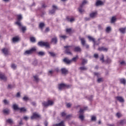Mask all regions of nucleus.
Listing matches in <instances>:
<instances>
[{
    "label": "nucleus",
    "instance_id": "nucleus-53",
    "mask_svg": "<svg viewBox=\"0 0 126 126\" xmlns=\"http://www.w3.org/2000/svg\"><path fill=\"white\" fill-rule=\"evenodd\" d=\"M124 123H125L124 120H121L120 122V125H124Z\"/></svg>",
    "mask_w": 126,
    "mask_h": 126
},
{
    "label": "nucleus",
    "instance_id": "nucleus-20",
    "mask_svg": "<svg viewBox=\"0 0 126 126\" xmlns=\"http://www.w3.org/2000/svg\"><path fill=\"white\" fill-rule=\"evenodd\" d=\"M126 28H121L119 29V31H120L121 33H122V34H125V33H126Z\"/></svg>",
    "mask_w": 126,
    "mask_h": 126
},
{
    "label": "nucleus",
    "instance_id": "nucleus-6",
    "mask_svg": "<svg viewBox=\"0 0 126 126\" xmlns=\"http://www.w3.org/2000/svg\"><path fill=\"white\" fill-rule=\"evenodd\" d=\"M87 3V1L84 0L82 4L80 5V7L79 8V11L80 13H82L83 12H84V10L82 9V8L83 7V6L85 5Z\"/></svg>",
    "mask_w": 126,
    "mask_h": 126
},
{
    "label": "nucleus",
    "instance_id": "nucleus-31",
    "mask_svg": "<svg viewBox=\"0 0 126 126\" xmlns=\"http://www.w3.org/2000/svg\"><path fill=\"white\" fill-rule=\"evenodd\" d=\"M30 41H32V43H35V42H36V38L34 37H31L30 38Z\"/></svg>",
    "mask_w": 126,
    "mask_h": 126
},
{
    "label": "nucleus",
    "instance_id": "nucleus-33",
    "mask_svg": "<svg viewBox=\"0 0 126 126\" xmlns=\"http://www.w3.org/2000/svg\"><path fill=\"white\" fill-rule=\"evenodd\" d=\"M44 26H45V24L44 23H40L39 24V28L41 29H43V27H44Z\"/></svg>",
    "mask_w": 126,
    "mask_h": 126
},
{
    "label": "nucleus",
    "instance_id": "nucleus-22",
    "mask_svg": "<svg viewBox=\"0 0 126 126\" xmlns=\"http://www.w3.org/2000/svg\"><path fill=\"white\" fill-rule=\"evenodd\" d=\"M98 51H103L104 52H107L108 48L105 47H99L98 49Z\"/></svg>",
    "mask_w": 126,
    "mask_h": 126
},
{
    "label": "nucleus",
    "instance_id": "nucleus-32",
    "mask_svg": "<svg viewBox=\"0 0 126 126\" xmlns=\"http://www.w3.org/2000/svg\"><path fill=\"white\" fill-rule=\"evenodd\" d=\"M6 122L8 123V124H10V125L13 124V121H12V119H7L6 120Z\"/></svg>",
    "mask_w": 126,
    "mask_h": 126
},
{
    "label": "nucleus",
    "instance_id": "nucleus-42",
    "mask_svg": "<svg viewBox=\"0 0 126 126\" xmlns=\"http://www.w3.org/2000/svg\"><path fill=\"white\" fill-rule=\"evenodd\" d=\"M80 69H81V70H86L87 69V68H86L85 66H83V67H81L80 68Z\"/></svg>",
    "mask_w": 126,
    "mask_h": 126
},
{
    "label": "nucleus",
    "instance_id": "nucleus-5",
    "mask_svg": "<svg viewBox=\"0 0 126 126\" xmlns=\"http://www.w3.org/2000/svg\"><path fill=\"white\" fill-rule=\"evenodd\" d=\"M21 19H22V16L21 15H17V21L16 22L15 24L18 25L19 27H21Z\"/></svg>",
    "mask_w": 126,
    "mask_h": 126
},
{
    "label": "nucleus",
    "instance_id": "nucleus-59",
    "mask_svg": "<svg viewBox=\"0 0 126 126\" xmlns=\"http://www.w3.org/2000/svg\"><path fill=\"white\" fill-rule=\"evenodd\" d=\"M44 126H48V122L45 121V122H44Z\"/></svg>",
    "mask_w": 126,
    "mask_h": 126
},
{
    "label": "nucleus",
    "instance_id": "nucleus-25",
    "mask_svg": "<svg viewBox=\"0 0 126 126\" xmlns=\"http://www.w3.org/2000/svg\"><path fill=\"white\" fill-rule=\"evenodd\" d=\"M96 14H97V13L96 12H93L90 14V17H91V18H94V17L96 16Z\"/></svg>",
    "mask_w": 126,
    "mask_h": 126
},
{
    "label": "nucleus",
    "instance_id": "nucleus-26",
    "mask_svg": "<svg viewBox=\"0 0 126 126\" xmlns=\"http://www.w3.org/2000/svg\"><path fill=\"white\" fill-rule=\"evenodd\" d=\"M51 42L52 43H54V44H57V42H58V39L57 38V37H54V38H53L52 39V40H51Z\"/></svg>",
    "mask_w": 126,
    "mask_h": 126
},
{
    "label": "nucleus",
    "instance_id": "nucleus-14",
    "mask_svg": "<svg viewBox=\"0 0 126 126\" xmlns=\"http://www.w3.org/2000/svg\"><path fill=\"white\" fill-rule=\"evenodd\" d=\"M0 79L3 80V81H6V77L3 74H0Z\"/></svg>",
    "mask_w": 126,
    "mask_h": 126
},
{
    "label": "nucleus",
    "instance_id": "nucleus-37",
    "mask_svg": "<svg viewBox=\"0 0 126 126\" xmlns=\"http://www.w3.org/2000/svg\"><path fill=\"white\" fill-rule=\"evenodd\" d=\"M33 78H34L35 81H36V82H38V81H39V78L38 77V76L37 75H35L33 76Z\"/></svg>",
    "mask_w": 126,
    "mask_h": 126
},
{
    "label": "nucleus",
    "instance_id": "nucleus-62",
    "mask_svg": "<svg viewBox=\"0 0 126 126\" xmlns=\"http://www.w3.org/2000/svg\"><path fill=\"white\" fill-rule=\"evenodd\" d=\"M53 72H54V71H53V70H50V71H49V73L50 74H53Z\"/></svg>",
    "mask_w": 126,
    "mask_h": 126
},
{
    "label": "nucleus",
    "instance_id": "nucleus-46",
    "mask_svg": "<svg viewBox=\"0 0 126 126\" xmlns=\"http://www.w3.org/2000/svg\"><path fill=\"white\" fill-rule=\"evenodd\" d=\"M116 116H117V118H121V117H122V114H121V113H117L116 114Z\"/></svg>",
    "mask_w": 126,
    "mask_h": 126
},
{
    "label": "nucleus",
    "instance_id": "nucleus-1",
    "mask_svg": "<svg viewBox=\"0 0 126 126\" xmlns=\"http://www.w3.org/2000/svg\"><path fill=\"white\" fill-rule=\"evenodd\" d=\"M87 110V107H84V108H81L79 111V118L81 120V121H83L84 120V116H83V113H84V111H86Z\"/></svg>",
    "mask_w": 126,
    "mask_h": 126
},
{
    "label": "nucleus",
    "instance_id": "nucleus-35",
    "mask_svg": "<svg viewBox=\"0 0 126 126\" xmlns=\"http://www.w3.org/2000/svg\"><path fill=\"white\" fill-rule=\"evenodd\" d=\"M116 19H117L116 18V17H112V18H111V23H115V22L116 21Z\"/></svg>",
    "mask_w": 126,
    "mask_h": 126
},
{
    "label": "nucleus",
    "instance_id": "nucleus-50",
    "mask_svg": "<svg viewBox=\"0 0 126 126\" xmlns=\"http://www.w3.org/2000/svg\"><path fill=\"white\" fill-rule=\"evenodd\" d=\"M23 99L24 101H27L28 100H29V98H28V97H27V96H24V97L23 98Z\"/></svg>",
    "mask_w": 126,
    "mask_h": 126
},
{
    "label": "nucleus",
    "instance_id": "nucleus-7",
    "mask_svg": "<svg viewBox=\"0 0 126 126\" xmlns=\"http://www.w3.org/2000/svg\"><path fill=\"white\" fill-rule=\"evenodd\" d=\"M36 48H32L29 50H27L25 52L24 55H31V54H33L34 52H35Z\"/></svg>",
    "mask_w": 126,
    "mask_h": 126
},
{
    "label": "nucleus",
    "instance_id": "nucleus-38",
    "mask_svg": "<svg viewBox=\"0 0 126 126\" xmlns=\"http://www.w3.org/2000/svg\"><path fill=\"white\" fill-rule=\"evenodd\" d=\"M21 112H26V109L24 107H22L21 108H19V109Z\"/></svg>",
    "mask_w": 126,
    "mask_h": 126
},
{
    "label": "nucleus",
    "instance_id": "nucleus-10",
    "mask_svg": "<svg viewBox=\"0 0 126 126\" xmlns=\"http://www.w3.org/2000/svg\"><path fill=\"white\" fill-rule=\"evenodd\" d=\"M65 87H67V88H68V86H67L65 84H61L59 85V90H62L63 89V88H65Z\"/></svg>",
    "mask_w": 126,
    "mask_h": 126
},
{
    "label": "nucleus",
    "instance_id": "nucleus-52",
    "mask_svg": "<svg viewBox=\"0 0 126 126\" xmlns=\"http://www.w3.org/2000/svg\"><path fill=\"white\" fill-rule=\"evenodd\" d=\"M66 106H67V108H70V107L71 106V104L70 103H67L66 104Z\"/></svg>",
    "mask_w": 126,
    "mask_h": 126
},
{
    "label": "nucleus",
    "instance_id": "nucleus-9",
    "mask_svg": "<svg viewBox=\"0 0 126 126\" xmlns=\"http://www.w3.org/2000/svg\"><path fill=\"white\" fill-rule=\"evenodd\" d=\"M41 118V116L37 113H33L32 116H31V120H34V119H39Z\"/></svg>",
    "mask_w": 126,
    "mask_h": 126
},
{
    "label": "nucleus",
    "instance_id": "nucleus-18",
    "mask_svg": "<svg viewBox=\"0 0 126 126\" xmlns=\"http://www.w3.org/2000/svg\"><path fill=\"white\" fill-rule=\"evenodd\" d=\"M10 112V110L8 109H5L3 110V113L5 115H8V114H9Z\"/></svg>",
    "mask_w": 126,
    "mask_h": 126
},
{
    "label": "nucleus",
    "instance_id": "nucleus-64",
    "mask_svg": "<svg viewBox=\"0 0 126 126\" xmlns=\"http://www.w3.org/2000/svg\"><path fill=\"white\" fill-rule=\"evenodd\" d=\"M20 96V93H18L17 94V95H16V97H19Z\"/></svg>",
    "mask_w": 126,
    "mask_h": 126
},
{
    "label": "nucleus",
    "instance_id": "nucleus-11",
    "mask_svg": "<svg viewBox=\"0 0 126 126\" xmlns=\"http://www.w3.org/2000/svg\"><path fill=\"white\" fill-rule=\"evenodd\" d=\"M52 7L53 9L49 11V13L50 14H54V13H55V12H56V9H58V7H57V6L55 5H53L52 6Z\"/></svg>",
    "mask_w": 126,
    "mask_h": 126
},
{
    "label": "nucleus",
    "instance_id": "nucleus-29",
    "mask_svg": "<svg viewBox=\"0 0 126 126\" xmlns=\"http://www.w3.org/2000/svg\"><path fill=\"white\" fill-rule=\"evenodd\" d=\"M120 82L121 83H122V84H124V85H125L126 83V79L122 78L120 79Z\"/></svg>",
    "mask_w": 126,
    "mask_h": 126
},
{
    "label": "nucleus",
    "instance_id": "nucleus-56",
    "mask_svg": "<svg viewBox=\"0 0 126 126\" xmlns=\"http://www.w3.org/2000/svg\"><path fill=\"white\" fill-rule=\"evenodd\" d=\"M85 47H86L87 49H89V45L88 44H85Z\"/></svg>",
    "mask_w": 126,
    "mask_h": 126
},
{
    "label": "nucleus",
    "instance_id": "nucleus-3",
    "mask_svg": "<svg viewBox=\"0 0 126 126\" xmlns=\"http://www.w3.org/2000/svg\"><path fill=\"white\" fill-rule=\"evenodd\" d=\"M42 105L44 107H48V106H53L54 105V101L52 100H48L47 102L44 101L42 102Z\"/></svg>",
    "mask_w": 126,
    "mask_h": 126
},
{
    "label": "nucleus",
    "instance_id": "nucleus-27",
    "mask_svg": "<svg viewBox=\"0 0 126 126\" xmlns=\"http://www.w3.org/2000/svg\"><path fill=\"white\" fill-rule=\"evenodd\" d=\"M13 109H14L15 111L17 110H19V108H18V106L16 104H14L13 105Z\"/></svg>",
    "mask_w": 126,
    "mask_h": 126
},
{
    "label": "nucleus",
    "instance_id": "nucleus-57",
    "mask_svg": "<svg viewBox=\"0 0 126 126\" xmlns=\"http://www.w3.org/2000/svg\"><path fill=\"white\" fill-rule=\"evenodd\" d=\"M70 117H71V115H68L66 116V119H69V118H70Z\"/></svg>",
    "mask_w": 126,
    "mask_h": 126
},
{
    "label": "nucleus",
    "instance_id": "nucleus-48",
    "mask_svg": "<svg viewBox=\"0 0 126 126\" xmlns=\"http://www.w3.org/2000/svg\"><path fill=\"white\" fill-rule=\"evenodd\" d=\"M49 54H50L52 57H55V56H56V54H55L54 52H49Z\"/></svg>",
    "mask_w": 126,
    "mask_h": 126
},
{
    "label": "nucleus",
    "instance_id": "nucleus-16",
    "mask_svg": "<svg viewBox=\"0 0 126 126\" xmlns=\"http://www.w3.org/2000/svg\"><path fill=\"white\" fill-rule=\"evenodd\" d=\"M68 70L67 69H66V68H62L61 69V72L63 74H66V73H67L68 72Z\"/></svg>",
    "mask_w": 126,
    "mask_h": 126
},
{
    "label": "nucleus",
    "instance_id": "nucleus-36",
    "mask_svg": "<svg viewBox=\"0 0 126 126\" xmlns=\"http://www.w3.org/2000/svg\"><path fill=\"white\" fill-rule=\"evenodd\" d=\"M22 27V31H23V33H24V32H25V31H26V27H22V26L21 27H20V28H21Z\"/></svg>",
    "mask_w": 126,
    "mask_h": 126
},
{
    "label": "nucleus",
    "instance_id": "nucleus-60",
    "mask_svg": "<svg viewBox=\"0 0 126 126\" xmlns=\"http://www.w3.org/2000/svg\"><path fill=\"white\" fill-rule=\"evenodd\" d=\"M94 57L95 58V59H97L98 58V54H94Z\"/></svg>",
    "mask_w": 126,
    "mask_h": 126
},
{
    "label": "nucleus",
    "instance_id": "nucleus-12",
    "mask_svg": "<svg viewBox=\"0 0 126 126\" xmlns=\"http://www.w3.org/2000/svg\"><path fill=\"white\" fill-rule=\"evenodd\" d=\"M2 52L5 56H7L8 55H9V51L7 48H3V49H2Z\"/></svg>",
    "mask_w": 126,
    "mask_h": 126
},
{
    "label": "nucleus",
    "instance_id": "nucleus-24",
    "mask_svg": "<svg viewBox=\"0 0 126 126\" xmlns=\"http://www.w3.org/2000/svg\"><path fill=\"white\" fill-rule=\"evenodd\" d=\"M102 4H103V2H102V1H100V0L97 1L95 3V5L96 6H98L99 5H102Z\"/></svg>",
    "mask_w": 126,
    "mask_h": 126
},
{
    "label": "nucleus",
    "instance_id": "nucleus-58",
    "mask_svg": "<svg viewBox=\"0 0 126 126\" xmlns=\"http://www.w3.org/2000/svg\"><path fill=\"white\" fill-rule=\"evenodd\" d=\"M46 32H49L50 31V29L49 28H47L45 30Z\"/></svg>",
    "mask_w": 126,
    "mask_h": 126
},
{
    "label": "nucleus",
    "instance_id": "nucleus-13",
    "mask_svg": "<svg viewBox=\"0 0 126 126\" xmlns=\"http://www.w3.org/2000/svg\"><path fill=\"white\" fill-rule=\"evenodd\" d=\"M90 41H92L94 43V47L95 48V45H96V41H95V38H93L92 36H89L88 37Z\"/></svg>",
    "mask_w": 126,
    "mask_h": 126
},
{
    "label": "nucleus",
    "instance_id": "nucleus-2",
    "mask_svg": "<svg viewBox=\"0 0 126 126\" xmlns=\"http://www.w3.org/2000/svg\"><path fill=\"white\" fill-rule=\"evenodd\" d=\"M64 48L65 49V54H66L67 55H71L70 51L72 50V46H64Z\"/></svg>",
    "mask_w": 126,
    "mask_h": 126
},
{
    "label": "nucleus",
    "instance_id": "nucleus-28",
    "mask_svg": "<svg viewBox=\"0 0 126 126\" xmlns=\"http://www.w3.org/2000/svg\"><path fill=\"white\" fill-rule=\"evenodd\" d=\"M38 56H40L41 57H43V56H45V52L43 51H40L37 53Z\"/></svg>",
    "mask_w": 126,
    "mask_h": 126
},
{
    "label": "nucleus",
    "instance_id": "nucleus-51",
    "mask_svg": "<svg viewBox=\"0 0 126 126\" xmlns=\"http://www.w3.org/2000/svg\"><path fill=\"white\" fill-rule=\"evenodd\" d=\"M62 115V117H65V116H66V113H65V112H62L61 113Z\"/></svg>",
    "mask_w": 126,
    "mask_h": 126
},
{
    "label": "nucleus",
    "instance_id": "nucleus-41",
    "mask_svg": "<svg viewBox=\"0 0 126 126\" xmlns=\"http://www.w3.org/2000/svg\"><path fill=\"white\" fill-rule=\"evenodd\" d=\"M60 37L62 38V39H63L64 40H65V39H66L67 38V36L65 35H60Z\"/></svg>",
    "mask_w": 126,
    "mask_h": 126
},
{
    "label": "nucleus",
    "instance_id": "nucleus-61",
    "mask_svg": "<svg viewBox=\"0 0 126 126\" xmlns=\"http://www.w3.org/2000/svg\"><path fill=\"white\" fill-rule=\"evenodd\" d=\"M24 120H25L26 121H27V120H28V117L27 116H25L24 117Z\"/></svg>",
    "mask_w": 126,
    "mask_h": 126
},
{
    "label": "nucleus",
    "instance_id": "nucleus-54",
    "mask_svg": "<svg viewBox=\"0 0 126 126\" xmlns=\"http://www.w3.org/2000/svg\"><path fill=\"white\" fill-rule=\"evenodd\" d=\"M126 63L125 62V61H122L120 63V64H121L122 65H123L124 64H125Z\"/></svg>",
    "mask_w": 126,
    "mask_h": 126
},
{
    "label": "nucleus",
    "instance_id": "nucleus-63",
    "mask_svg": "<svg viewBox=\"0 0 126 126\" xmlns=\"http://www.w3.org/2000/svg\"><path fill=\"white\" fill-rule=\"evenodd\" d=\"M32 106H36V103L34 102H32Z\"/></svg>",
    "mask_w": 126,
    "mask_h": 126
},
{
    "label": "nucleus",
    "instance_id": "nucleus-40",
    "mask_svg": "<svg viewBox=\"0 0 126 126\" xmlns=\"http://www.w3.org/2000/svg\"><path fill=\"white\" fill-rule=\"evenodd\" d=\"M3 103L5 104V105H8V104H9V101L6 99H5L3 100Z\"/></svg>",
    "mask_w": 126,
    "mask_h": 126
},
{
    "label": "nucleus",
    "instance_id": "nucleus-8",
    "mask_svg": "<svg viewBox=\"0 0 126 126\" xmlns=\"http://www.w3.org/2000/svg\"><path fill=\"white\" fill-rule=\"evenodd\" d=\"M102 58L100 59V61H101L102 63H112V60L110 59V58H107L106 60H104V55H101Z\"/></svg>",
    "mask_w": 126,
    "mask_h": 126
},
{
    "label": "nucleus",
    "instance_id": "nucleus-23",
    "mask_svg": "<svg viewBox=\"0 0 126 126\" xmlns=\"http://www.w3.org/2000/svg\"><path fill=\"white\" fill-rule=\"evenodd\" d=\"M19 41V38L17 37H15L12 38L13 43H16V42H18Z\"/></svg>",
    "mask_w": 126,
    "mask_h": 126
},
{
    "label": "nucleus",
    "instance_id": "nucleus-15",
    "mask_svg": "<svg viewBox=\"0 0 126 126\" xmlns=\"http://www.w3.org/2000/svg\"><path fill=\"white\" fill-rule=\"evenodd\" d=\"M63 61L64 63H67V64H69V63H71L72 60H69L67 59V58H64L63 60Z\"/></svg>",
    "mask_w": 126,
    "mask_h": 126
},
{
    "label": "nucleus",
    "instance_id": "nucleus-17",
    "mask_svg": "<svg viewBox=\"0 0 126 126\" xmlns=\"http://www.w3.org/2000/svg\"><path fill=\"white\" fill-rule=\"evenodd\" d=\"M116 99L121 103H123V102H125V100H124V98L122 96H117L116 97Z\"/></svg>",
    "mask_w": 126,
    "mask_h": 126
},
{
    "label": "nucleus",
    "instance_id": "nucleus-34",
    "mask_svg": "<svg viewBox=\"0 0 126 126\" xmlns=\"http://www.w3.org/2000/svg\"><path fill=\"white\" fill-rule=\"evenodd\" d=\"M67 20L68 21H69L70 22H73V21H74V18H72L70 19L69 18L67 17Z\"/></svg>",
    "mask_w": 126,
    "mask_h": 126
},
{
    "label": "nucleus",
    "instance_id": "nucleus-47",
    "mask_svg": "<svg viewBox=\"0 0 126 126\" xmlns=\"http://www.w3.org/2000/svg\"><path fill=\"white\" fill-rule=\"evenodd\" d=\"M66 32H67V33H70L71 32V29H67L66 30Z\"/></svg>",
    "mask_w": 126,
    "mask_h": 126
},
{
    "label": "nucleus",
    "instance_id": "nucleus-43",
    "mask_svg": "<svg viewBox=\"0 0 126 126\" xmlns=\"http://www.w3.org/2000/svg\"><path fill=\"white\" fill-rule=\"evenodd\" d=\"M13 87H14V86H13V85H8V89H12V88H13Z\"/></svg>",
    "mask_w": 126,
    "mask_h": 126
},
{
    "label": "nucleus",
    "instance_id": "nucleus-44",
    "mask_svg": "<svg viewBox=\"0 0 126 126\" xmlns=\"http://www.w3.org/2000/svg\"><path fill=\"white\" fill-rule=\"evenodd\" d=\"M11 67H12L13 69H15V68H16V65H15V64H12V65H11Z\"/></svg>",
    "mask_w": 126,
    "mask_h": 126
},
{
    "label": "nucleus",
    "instance_id": "nucleus-30",
    "mask_svg": "<svg viewBox=\"0 0 126 126\" xmlns=\"http://www.w3.org/2000/svg\"><path fill=\"white\" fill-rule=\"evenodd\" d=\"M86 63H87V60L84 59H82V64L84 65V64H86Z\"/></svg>",
    "mask_w": 126,
    "mask_h": 126
},
{
    "label": "nucleus",
    "instance_id": "nucleus-45",
    "mask_svg": "<svg viewBox=\"0 0 126 126\" xmlns=\"http://www.w3.org/2000/svg\"><path fill=\"white\" fill-rule=\"evenodd\" d=\"M109 31H111V27H108L106 28V32H109Z\"/></svg>",
    "mask_w": 126,
    "mask_h": 126
},
{
    "label": "nucleus",
    "instance_id": "nucleus-39",
    "mask_svg": "<svg viewBox=\"0 0 126 126\" xmlns=\"http://www.w3.org/2000/svg\"><path fill=\"white\" fill-rule=\"evenodd\" d=\"M77 59H78V56H76L75 57L73 58L71 61H72V62H75Z\"/></svg>",
    "mask_w": 126,
    "mask_h": 126
},
{
    "label": "nucleus",
    "instance_id": "nucleus-21",
    "mask_svg": "<svg viewBox=\"0 0 126 126\" xmlns=\"http://www.w3.org/2000/svg\"><path fill=\"white\" fill-rule=\"evenodd\" d=\"M81 42V44L82 45V46H85V43H86V41H85V39L84 38H80Z\"/></svg>",
    "mask_w": 126,
    "mask_h": 126
},
{
    "label": "nucleus",
    "instance_id": "nucleus-19",
    "mask_svg": "<svg viewBox=\"0 0 126 126\" xmlns=\"http://www.w3.org/2000/svg\"><path fill=\"white\" fill-rule=\"evenodd\" d=\"M74 52H81V48L79 46H76L74 48Z\"/></svg>",
    "mask_w": 126,
    "mask_h": 126
},
{
    "label": "nucleus",
    "instance_id": "nucleus-49",
    "mask_svg": "<svg viewBox=\"0 0 126 126\" xmlns=\"http://www.w3.org/2000/svg\"><path fill=\"white\" fill-rule=\"evenodd\" d=\"M92 121H96V117L95 116H92L91 118Z\"/></svg>",
    "mask_w": 126,
    "mask_h": 126
},
{
    "label": "nucleus",
    "instance_id": "nucleus-55",
    "mask_svg": "<svg viewBox=\"0 0 126 126\" xmlns=\"http://www.w3.org/2000/svg\"><path fill=\"white\" fill-rule=\"evenodd\" d=\"M102 78H98V79H97V82H101V81H102Z\"/></svg>",
    "mask_w": 126,
    "mask_h": 126
},
{
    "label": "nucleus",
    "instance_id": "nucleus-4",
    "mask_svg": "<svg viewBox=\"0 0 126 126\" xmlns=\"http://www.w3.org/2000/svg\"><path fill=\"white\" fill-rule=\"evenodd\" d=\"M37 45L40 46V47H46V48H48L50 45L48 42H45L43 41H39L38 42Z\"/></svg>",
    "mask_w": 126,
    "mask_h": 126
}]
</instances>
